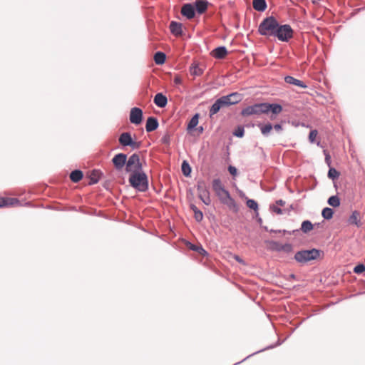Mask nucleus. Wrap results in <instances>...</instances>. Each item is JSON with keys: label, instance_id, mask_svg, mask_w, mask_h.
Wrapping results in <instances>:
<instances>
[{"label": "nucleus", "instance_id": "1", "mask_svg": "<svg viewBox=\"0 0 365 365\" xmlns=\"http://www.w3.org/2000/svg\"><path fill=\"white\" fill-rule=\"evenodd\" d=\"M128 181L130 185L138 192H144L148 190V178L143 170L131 172Z\"/></svg>", "mask_w": 365, "mask_h": 365}, {"label": "nucleus", "instance_id": "2", "mask_svg": "<svg viewBox=\"0 0 365 365\" xmlns=\"http://www.w3.org/2000/svg\"><path fill=\"white\" fill-rule=\"evenodd\" d=\"M212 187L222 204L226 205L230 208L237 206L235 200L231 197L229 191L225 188L220 178H216L212 180Z\"/></svg>", "mask_w": 365, "mask_h": 365}, {"label": "nucleus", "instance_id": "3", "mask_svg": "<svg viewBox=\"0 0 365 365\" xmlns=\"http://www.w3.org/2000/svg\"><path fill=\"white\" fill-rule=\"evenodd\" d=\"M278 25L279 22L274 16H267L259 24L258 33L264 36H273Z\"/></svg>", "mask_w": 365, "mask_h": 365}, {"label": "nucleus", "instance_id": "4", "mask_svg": "<svg viewBox=\"0 0 365 365\" xmlns=\"http://www.w3.org/2000/svg\"><path fill=\"white\" fill-rule=\"evenodd\" d=\"M322 252L320 250L312 248L311 250H302L297 252L294 259L299 263L304 264L309 261L315 260L320 257Z\"/></svg>", "mask_w": 365, "mask_h": 365}, {"label": "nucleus", "instance_id": "5", "mask_svg": "<svg viewBox=\"0 0 365 365\" xmlns=\"http://www.w3.org/2000/svg\"><path fill=\"white\" fill-rule=\"evenodd\" d=\"M294 31L289 24L278 25L273 37L283 42H288L293 36Z\"/></svg>", "mask_w": 365, "mask_h": 365}, {"label": "nucleus", "instance_id": "6", "mask_svg": "<svg viewBox=\"0 0 365 365\" xmlns=\"http://www.w3.org/2000/svg\"><path fill=\"white\" fill-rule=\"evenodd\" d=\"M196 187L198 192V197L201 201L206 205H210V192L206 182L203 180H199L197 182Z\"/></svg>", "mask_w": 365, "mask_h": 365}, {"label": "nucleus", "instance_id": "7", "mask_svg": "<svg viewBox=\"0 0 365 365\" xmlns=\"http://www.w3.org/2000/svg\"><path fill=\"white\" fill-rule=\"evenodd\" d=\"M264 103H255L251 106H248L243 108L241 111V115L244 117H248L251 115H259L264 113Z\"/></svg>", "mask_w": 365, "mask_h": 365}, {"label": "nucleus", "instance_id": "8", "mask_svg": "<svg viewBox=\"0 0 365 365\" xmlns=\"http://www.w3.org/2000/svg\"><path fill=\"white\" fill-rule=\"evenodd\" d=\"M143 170V165L140 160L138 154L133 153L131 155L128 160H126L125 171L127 173L133 172V170Z\"/></svg>", "mask_w": 365, "mask_h": 365}, {"label": "nucleus", "instance_id": "9", "mask_svg": "<svg viewBox=\"0 0 365 365\" xmlns=\"http://www.w3.org/2000/svg\"><path fill=\"white\" fill-rule=\"evenodd\" d=\"M264 114L269 112L272 113L271 119H274L273 115H277L282 111V106L279 103H264Z\"/></svg>", "mask_w": 365, "mask_h": 365}, {"label": "nucleus", "instance_id": "10", "mask_svg": "<svg viewBox=\"0 0 365 365\" xmlns=\"http://www.w3.org/2000/svg\"><path fill=\"white\" fill-rule=\"evenodd\" d=\"M143 113L142 109L138 107H133L130 112V121L135 125H139L143 120Z\"/></svg>", "mask_w": 365, "mask_h": 365}, {"label": "nucleus", "instance_id": "11", "mask_svg": "<svg viewBox=\"0 0 365 365\" xmlns=\"http://www.w3.org/2000/svg\"><path fill=\"white\" fill-rule=\"evenodd\" d=\"M127 155L123 153H118L112 158V163L117 170H120L126 166Z\"/></svg>", "mask_w": 365, "mask_h": 365}, {"label": "nucleus", "instance_id": "12", "mask_svg": "<svg viewBox=\"0 0 365 365\" xmlns=\"http://www.w3.org/2000/svg\"><path fill=\"white\" fill-rule=\"evenodd\" d=\"M195 9L194 4L186 3L181 8V14L187 19H192L195 16Z\"/></svg>", "mask_w": 365, "mask_h": 365}, {"label": "nucleus", "instance_id": "13", "mask_svg": "<svg viewBox=\"0 0 365 365\" xmlns=\"http://www.w3.org/2000/svg\"><path fill=\"white\" fill-rule=\"evenodd\" d=\"M159 126L157 118L150 116L147 118L145 123V130L148 133L155 130Z\"/></svg>", "mask_w": 365, "mask_h": 365}, {"label": "nucleus", "instance_id": "14", "mask_svg": "<svg viewBox=\"0 0 365 365\" xmlns=\"http://www.w3.org/2000/svg\"><path fill=\"white\" fill-rule=\"evenodd\" d=\"M208 6L209 2L207 0H196L194 3L195 11L199 14L205 13L207 9Z\"/></svg>", "mask_w": 365, "mask_h": 365}, {"label": "nucleus", "instance_id": "15", "mask_svg": "<svg viewBox=\"0 0 365 365\" xmlns=\"http://www.w3.org/2000/svg\"><path fill=\"white\" fill-rule=\"evenodd\" d=\"M169 28L171 34L175 36H181L182 34V24L180 22L172 21Z\"/></svg>", "mask_w": 365, "mask_h": 365}, {"label": "nucleus", "instance_id": "16", "mask_svg": "<svg viewBox=\"0 0 365 365\" xmlns=\"http://www.w3.org/2000/svg\"><path fill=\"white\" fill-rule=\"evenodd\" d=\"M154 103L159 108H165L168 104V98L163 93H158L154 97Z\"/></svg>", "mask_w": 365, "mask_h": 365}, {"label": "nucleus", "instance_id": "17", "mask_svg": "<svg viewBox=\"0 0 365 365\" xmlns=\"http://www.w3.org/2000/svg\"><path fill=\"white\" fill-rule=\"evenodd\" d=\"M133 139L132 138L131 134L128 132H124L121 133L119 136L118 141L119 143L123 147H127L130 145V142H132Z\"/></svg>", "mask_w": 365, "mask_h": 365}, {"label": "nucleus", "instance_id": "18", "mask_svg": "<svg viewBox=\"0 0 365 365\" xmlns=\"http://www.w3.org/2000/svg\"><path fill=\"white\" fill-rule=\"evenodd\" d=\"M211 53L215 58L222 59L227 54V50L225 46H221L215 48Z\"/></svg>", "mask_w": 365, "mask_h": 365}, {"label": "nucleus", "instance_id": "19", "mask_svg": "<svg viewBox=\"0 0 365 365\" xmlns=\"http://www.w3.org/2000/svg\"><path fill=\"white\" fill-rule=\"evenodd\" d=\"M103 175V173L100 170L94 169L91 171L89 175L90 181L89 185H95L98 183Z\"/></svg>", "mask_w": 365, "mask_h": 365}, {"label": "nucleus", "instance_id": "20", "mask_svg": "<svg viewBox=\"0 0 365 365\" xmlns=\"http://www.w3.org/2000/svg\"><path fill=\"white\" fill-rule=\"evenodd\" d=\"M284 81L287 83H289V84H291V85H294V86H299L300 88H305L307 87V85L303 81H300L299 79H297V78H294L293 76H285Z\"/></svg>", "mask_w": 365, "mask_h": 365}, {"label": "nucleus", "instance_id": "21", "mask_svg": "<svg viewBox=\"0 0 365 365\" xmlns=\"http://www.w3.org/2000/svg\"><path fill=\"white\" fill-rule=\"evenodd\" d=\"M360 216L359 212L357 210H354L352 212L351 215L349 216L348 219V222L350 225H354L356 227H359L361 225V223L360 222V220H359V217Z\"/></svg>", "mask_w": 365, "mask_h": 365}, {"label": "nucleus", "instance_id": "22", "mask_svg": "<svg viewBox=\"0 0 365 365\" xmlns=\"http://www.w3.org/2000/svg\"><path fill=\"white\" fill-rule=\"evenodd\" d=\"M257 126L260 129L261 133L264 137H268L271 130L273 129V125L270 123H267L266 124L259 123Z\"/></svg>", "mask_w": 365, "mask_h": 365}, {"label": "nucleus", "instance_id": "23", "mask_svg": "<svg viewBox=\"0 0 365 365\" xmlns=\"http://www.w3.org/2000/svg\"><path fill=\"white\" fill-rule=\"evenodd\" d=\"M253 8L259 12H263L266 10L267 4L265 0H253Z\"/></svg>", "mask_w": 365, "mask_h": 365}, {"label": "nucleus", "instance_id": "24", "mask_svg": "<svg viewBox=\"0 0 365 365\" xmlns=\"http://www.w3.org/2000/svg\"><path fill=\"white\" fill-rule=\"evenodd\" d=\"M280 344H281V342H280L279 341H277V342L275 344L269 345V346H267V347H265V348H264V349H260V350H258V351H255V352H254V353H252V354H251L248 355L247 357H245V359H242V360H241L240 361H238V362H237V363L234 364L233 365H238V364H240V363H242V362L245 361V360H247L248 358H250V357H251V356H254V355H255V354H258V353L262 352V351H265V350H268V349H273V348H274V347H276V346H279Z\"/></svg>", "mask_w": 365, "mask_h": 365}, {"label": "nucleus", "instance_id": "25", "mask_svg": "<svg viewBox=\"0 0 365 365\" xmlns=\"http://www.w3.org/2000/svg\"><path fill=\"white\" fill-rule=\"evenodd\" d=\"M83 177V173L81 170H74L70 173V179L73 182H78Z\"/></svg>", "mask_w": 365, "mask_h": 365}, {"label": "nucleus", "instance_id": "26", "mask_svg": "<svg viewBox=\"0 0 365 365\" xmlns=\"http://www.w3.org/2000/svg\"><path fill=\"white\" fill-rule=\"evenodd\" d=\"M19 203L16 198H0V207L4 206H13Z\"/></svg>", "mask_w": 365, "mask_h": 365}, {"label": "nucleus", "instance_id": "27", "mask_svg": "<svg viewBox=\"0 0 365 365\" xmlns=\"http://www.w3.org/2000/svg\"><path fill=\"white\" fill-rule=\"evenodd\" d=\"M166 55L162 51H157L154 55V61L157 65H162L165 62Z\"/></svg>", "mask_w": 365, "mask_h": 365}, {"label": "nucleus", "instance_id": "28", "mask_svg": "<svg viewBox=\"0 0 365 365\" xmlns=\"http://www.w3.org/2000/svg\"><path fill=\"white\" fill-rule=\"evenodd\" d=\"M222 108L218 99H217L215 103L211 106L209 110V116L212 118L214 115L217 113Z\"/></svg>", "mask_w": 365, "mask_h": 365}, {"label": "nucleus", "instance_id": "29", "mask_svg": "<svg viewBox=\"0 0 365 365\" xmlns=\"http://www.w3.org/2000/svg\"><path fill=\"white\" fill-rule=\"evenodd\" d=\"M314 228V225L312 223L310 220H304L302 222L301 228L299 230L303 232L304 233H308L311 230H312Z\"/></svg>", "mask_w": 365, "mask_h": 365}, {"label": "nucleus", "instance_id": "30", "mask_svg": "<svg viewBox=\"0 0 365 365\" xmlns=\"http://www.w3.org/2000/svg\"><path fill=\"white\" fill-rule=\"evenodd\" d=\"M199 118L200 114L198 113H195L190 120L187 129L189 130H193L198 124Z\"/></svg>", "mask_w": 365, "mask_h": 365}, {"label": "nucleus", "instance_id": "31", "mask_svg": "<svg viewBox=\"0 0 365 365\" xmlns=\"http://www.w3.org/2000/svg\"><path fill=\"white\" fill-rule=\"evenodd\" d=\"M181 170H182V174L185 177L190 176V174L192 172V168H191L189 163L187 160L182 161V165H181Z\"/></svg>", "mask_w": 365, "mask_h": 365}, {"label": "nucleus", "instance_id": "32", "mask_svg": "<svg viewBox=\"0 0 365 365\" xmlns=\"http://www.w3.org/2000/svg\"><path fill=\"white\" fill-rule=\"evenodd\" d=\"M246 205H247V206L249 208L253 210L255 212V213H256V216L258 217V215H259V212H258V209H259L258 203L255 200L247 199V200L246 202Z\"/></svg>", "mask_w": 365, "mask_h": 365}, {"label": "nucleus", "instance_id": "33", "mask_svg": "<svg viewBox=\"0 0 365 365\" xmlns=\"http://www.w3.org/2000/svg\"><path fill=\"white\" fill-rule=\"evenodd\" d=\"M266 243L270 246L269 248L271 250L276 251V252H282V245H281L278 242H276L274 240H269V241H266Z\"/></svg>", "mask_w": 365, "mask_h": 365}, {"label": "nucleus", "instance_id": "34", "mask_svg": "<svg viewBox=\"0 0 365 365\" xmlns=\"http://www.w3.org/2000/svg\"><path fill=\"white\" fill-rule=\"evenodd\" d=\"M222 108L228 107L232 106L234 101H231L230 98L227 96H223L217 98Z\"/></svg>", "mask_w": 365, "mask_h": 365}, {"label": "nucleus", "instance_id": "35", "mask_svg": "<svg viewBox=\"0 0 365 365\" xmlns=\"http://www.w3.org/2000/svg\"><path fill=\"white\" fill-rule=\"evenodd\" d=\"M334 210L330 207H324L322 211V215L325 220H330L333 217Z\"/></svg>", "mask_w": 365, "mask_h": 365}, {"label": "nucleus", "instance_id": "36", "mask_svg": "<svg viewBox=\"0 0 365 365\" xmlns=\"http://www.w3.org/2000/svg\"><path fill=\"white\" fill-rule=\"evenodd\" d=\"M327 202L330 206L337 207L340 205V199L337 195H332L329 197Z\"/></svg>", "mask_w": 365, "mask_h": 365}, {"label": "nucleus", "instance_id": "37", "mask_svg": "<svg viewBox=\"0 0 365 365\" xmlns=\"http://www.w3.org/2000/svg\"><path fill=\"white\" fill-rule=\"evenodd\" d=\"M230 99L231 101L233 102L232 105L238 103L240 101H242V95L237 92H233L229 95H227Z\"/></svg>", "mask_w": 365, "mask_h": 365}, {"label": "nucleus", "instance_id": "38", "mask_svg": "<svg viewBox=\"0 0 365 365\" xmlns=\"http://www.w3.org/2000/svg\"><path fill=\"white\" fill-rule=\"evenodd\" d=\"M339 172L337 171L334 168L329 167L327 174L329 178L331 179L332 180H334L339 177Z\"/></svg>", "mask_w": 365, "mask_h": 365}, {"label": "nucleus", "instance_id": "39", "mask_svg": "<svg viewBox=\"0 0 365 365\" xmlns=\"http://www.w3.org/2000/svg\"><path fill=\"white\" fill-rule=\"evenodd\" d=\"M234 136L237 138H242L245 135V128L242 125L237 126L232 132Z\"/></svg>", "mask_w": 365, "mask_h": 365}, {"label": "nucleus", "instance_id": "40", "mask_svg": "<svg viewBox=\"0 0 365 365\" xmlns=\"http://www.w3.org/2000/svg\"><path fill=\"white\" fill-rule=\"evenodd\" d=\"M190 249L197 252L201 255L206 256L207 255V252L202 246L191 245Z\"/></svg>", "mask_w": 365, "mask_h": 365}, {"label": "nucleus", "instance_id": "41", "mask_svg": "<svg viewBox=\"0 0 365 365\" xmlns=\"http://www.w3.org/2000/svg\"><path fill=\"white\" fill-rule=\"evenodd\" d=\"M161 143L170 146V134L167 131L160 139Z\"/></svg>", "mask_w": 365, "mask_h": 365}, {"label": "nucleus", "instance_id": "42", "mask_svg": "<svg viewBox=\"0 0 365 365\" xmlns=\"http://www.w3.org/2000/svg\"><path fill=\"white\" fill-rule=\"evenodd\" d=\"M190 73L192 76H198L202 73V70L196 65L190 67Z\"/></svg>", "mask_w": 365, "mask_h": 365}, {"label": "nucleus", "instance_id": "43", "mask_svg": "<svg viewBox=\"0 0 365 365\" xmlns=\"http://www.w3.org/2000/svg\"><path fill=\"white\" fill-rule=\"evenodd\" d=\"M353 270L356 274H361L365 272V265L362 263H359L354 267Z\"/></svg>", "mask_w": 365, "mask_h": 365}, {"label": "nucleus", "instance_id": "44", "mask_svg": "<svg viewBox=\"0 0 365 365\" xmlns=\"http://www.w3.org/2000/svg\"><path fill=\"white\" fill-rule=\"evenodd\" d=\"M269 209L271 211L277 213V215H282L283 210L279 208L277 205H270Z\"/></svg>", "mask_w": 365, "mask_h": 365}, {"label": "nucleus", "instance_id": "45", "mask_svg": "<svg viewBox=\"0 0 365 365\" xmlns=\"http://www.w3.org/2000/svg\"><path fill=\"white\" fill-rule=\"evenodd\" d=\"M293 250V246L290 243H285L282 246V251L289 253Z\"/></svg>", "mask_w": 365, "mask_h": 365}, {"label": "nucleus", "instance_id": "46", "mask_svg": "<svg viewBox=\"0 0 365 365\" xmlns=\"http://www.w3.org/2000/svg\"><path fill=\"white\" fill-rule=\"evenodd\" d=\"M317 130H312L310 132H309V140L310 141V143H313L315 142V138L317 135Z\"/></svg>", "mask_w": 365, "mask_h": 365}, {"label": "nucleus", "instance_id": "47", "mask_svg": "<svg viewBox=\"0 0 365 365\" xmlns=\"http://www.w3.org/2000/svg\"><path fill=\"white\" fill-rule=\"evenodd\" d=\"M141 141H136L133 140L132 142H130V145L129 146L132 148V150H137L141 147Z\"/></svg>", "mask_w": 365, "mask_h": 365}, {"label": "nucleus", "instance_id": "48", "mask_svg": "<svg viewBox=\"0 0 365 365\" xmlns=\"http://www.w3.org/2000/svg\"><path fill=\"white\" fill-rule=\"evenodd\" d=\"M194 217H195V220L197 222H200L203 219V213L201 210H197V212H195L194 213Z\"/></svg>", "mask_w": 365, "mask_h": 365}, {"label": "nucleus", "instance_id": "49", "mask_svg": "<svg viewBox=\"0 0 365 365\" xmlns=\"http://www.w3.org/2000/svg\"><path fill=\"white\" fill-rule=\"evenodd\" d=\"M228 171L232 176H236L237 175V169L235 166L229 165Z\"/></svg>", "mask_w": 365, "mask_h": 365}, {"label": "nucleus", "instance_id": "50", "mask_svg": "<svg viewBox=\"0 0 365 365\" xmlns=\"http://www.w3.org/2000/svg\"><path fill=\"white\" fill-rule=\"evenodd\" d=\"M173 82L175 85H180L182 83L181 77L178 75L175 76Z\"/></svg>", "mask_w": 365, "mask_h": 365}, {"label": "nucleus", "instance_id": "51", "mask_svg": "<svg viewBox=\"0 0 365 365\" xmlns=\"http://www.w3.org/2000/svg\"><path fill=\"white\" fill-rule=\"evenodd\" d=\"M299 230H293L292 231H287L286 230H282V232L284 234H289V235H295L296 232H298Z\"/></svg>", "mask_w": 365, "mask_h": 365}, {"label": "nucleus", "instance_id": "52", "mask_svg": "<svg viewBox=\"0 0 365 365\" xmlns=\"http://www.w3.org/2000/svg\"><path fill=\"white\" fill-rule=\"evenodd\" d=\"M234 259L242 264H245V262L239 255H234Z\"/></svg>", "mask_w": 365, "mask_h": 365}, {"label": "nucleus", "instance_id": "53", "mask_svg": "<svg viewBox=\"0 0 365 365\" xmlns=\"http://www.w3.org/2000/svg\"><path fill=\"white\" fill-rule=\"evenodd\" d=\"M273 128L278 133L282 130V126L280 123H277L273 126Z\"/></svg>", "mask_w": 365, "mask_h": 365}, {"label": "nucleus", "instance_id": "54", "mask_svg": "<svg viewBox=\"0 0 365 365\" xmlns=\"http://www.w3.org/2000/svg\"><path fill=\"white\" fill-rule=\"evenodd\" d=\"M325 162L329 167H331V158H330V155L328 154L326 155V156H325Z\"/></svg>", "mask_w": 365, "mask_h": 365}, {"label": "nucleus", "instance_id": "55", "mask_svg": "<svg viewBox=\"0 0 365 365\" xmlns=\"http://www.w3.org/2000/svg\"><path fill=\"white\" fill-rule=\"evenodd\" d=\"M190 210H192L193 211V212L195 213V212H197V210H200L197 206L194 204H190Z\"/></svg>", "mask_w": 365, "mask_h": 365}, {"label": "nucleus", "instance_id": "56", "mask_svg": "<svg viewBox=\"0 0 365 365\" xmlns=\"http://www.w3.org/2000/svg\"><path fill=\"white\" fill-rule=\"evenodd\" d=\"M276 205L279 206H284L285 205V201L283 200H278L276 201Z\"/></svg>", "mask_w": 365, "mask_h": 365}, {"label": "nucleus", "instance_id": "57", "mask_svg": "<svg viewBox=\"0 0 365 365\" xmlns=\"http://www.w3.org/2000/svg\"><path fill=\"white\" fill-rule=\"evenodd\" d=\"M269 232H272V233H281L282 232V230H273V229H271V230H269Z\"/></svg>", "mask_w": 365, "mask_h": 365}, {"label": "nucleus", "instance_id": "58", "mask_svg": "<svg viewBox=\"0 0 365 365\" xmlns=\"http://www.w3.org/2000/svg\"><path fill=\"white\" fill-rule=\"evenodd\" d=\"M197 130H198L199 133H202L203 130H204V128H203L202 126H200V127L197 128Z\"/></svg>", "mask_w": 365, "mask_h": 365}, {"label": "nucleus", "instance_id": "59", "mask_svg": "<svg viewBox=\"0 0 365 365\" xmlns=\"http://www.w3.org/2000/svg\"><path fill=\"white\" fill-rule=\"evenodd\" d=\"M289 279H296V275L294 274H291L289 276Z\"/></svg>", "mask_w": 365, "mask_h": 365}, {"label": "nucleus", "instance_id": "60", "mask_svg": "<svg viewBox=\"0 0 365 365\" xmlns=\"http://www.w3.org/2000/svg\"><path fill=\"white\" fill-rule=\"evenodd\" d=\"M257 222H259V224L261 225H262V220L261 217H258L257 218Z\"/></svg>", "mask_w": 365, "mask_h": 365}, {"label": "nucleus", "instance_id": "61", "mask_svg": "<svg viewBox=\"0 0 365 365\" xmlns=\"http://www.w3.org/2000/svg\"><path fill=\"white\" fill-rule=\"evenodd\" d=\"M263 229L266 231H269V230L268 229V227L267 226H264L263 227Z\"/></svg>", "mask_w": 365, "mask_h": 365}]
</instances>
